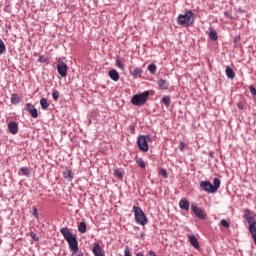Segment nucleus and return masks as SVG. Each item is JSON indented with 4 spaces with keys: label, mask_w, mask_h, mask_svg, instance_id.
<instances>
[{
    "label": "nucleus",
    "mask_w": 256,
    "mask_h": 256,
    "mask_svg": "<svg viewBox=\"0 0 256 256\" xmlns=\"http://www.w3.org/2000/svg\"><path fill=\"white\" fill-rule=\"evenodd\" d=\"M60 233L63 235L65 241H67L72 255L81 256L82 254L79 253V242L77 241V236L73 235V232H71L67 227L61 228Z\"/></svg>",
    "instance_id": "obj_1"
},
{
    "label": "nucleus",
    "mask_w": 256,
    "mask_h": 256,
    "mask_svg": "<svg viewBox=\"0 0 256 256\" xmlns=\"http://www.w3.org/2000/svg\"><path fill=\"white\" fill-rule=\"evenodd\" d=\"M177 23L182 27H192L195 23V14H193V11L188 10L185 14L178 15Z\"/></svg>",
    "instance_id": "obj_2"
},
{
    "label": "nucleus",
    "mask_w": 256,
    "mask_h": 256,
    "mask_svg": "<svg viewBox=\"0 0 256 256\" xmlns=\"http://www.w3.org/2000/svg\"><path fill=\"white\" fill-rule=\"evenodd\" d=\"M219 187H221V180H219V178H214L213 184L209 181L200 182V189L206 193H217Z\"/></svg>",
    "instance_id": "obj_3"
},
{
    "label": "nucleus",
    "mask_w": 256,
    "mask_h": 256,
    "mask_svg": "<svg viewBox=\"0 0 256 256\" xmlns=\"http://www.w3.org/2000/svg\"><path fill=\"white\" fill-rule=\"evenodd\" d=\"M151 93L146 90L140 94H136L132 97L131 103L132 105H135L136 107H143L147 103V99H149V95Z\"/></svg>",
    "instance_id": "obj_4"
},
{
    "label": "nucleus",
    "mask_w": 256,
    "mask_h": 256,
    "mask_svg": "<svg viewBox=\"0 0 256 256\" xmlns=\"http://www.w3.org/2000/svg\"><path fill=\"white\" fill-rule=\"evenodd\" d=\"M133 212L136 223L138 225H142V227H145V225L148 223V220L147 216H145V212H143V209H141L139 206H133Z\"/></svg>",
    "instance_id": "obj_5"
},
{
    "label": "nucleus",
    "mask_w": 256,
    "mask_h": 256,
    "mask_svg": "<svg viewBox=\"0 0 256 256\" xmlns=\"http://www.w3.org/2000/svg\"><path fill=\"white\" fill-rule=\"evenodd\" d=\"M137 145L140 151L147 153L149 151V144H147V138L144 135H140L137 139Z\"/></svg>",
    "instance_id": "obj_6"
},
{
    "label": "nucleus",
    "mask_w": 256,
    "mask_h": 256,
    "mask_svg": "<svg viewBox=\"0 0 256 256\" xmlns=\"http://www.w3.org/2000/svg\"><path fill=\"white\" fill-rule=\"evenodd\" d=\"M69 70V66L67 63L59 60L57 63V71L61 77H67V71Z\"/></svg>",
    "instance_id": "obj_7"
},
{
    "label": "nucleus",
    "mask_w": 256,
    "mask_h": 256,
    "mask_svg": "<svg viewBox=\"0 0 256 256\" xmlns=\"http://www.w3.org/2000/svg\"><path fill=\"white\" fill-rule=\"evenodd\" d=\"M191 209L193 213L198 217V219H206L207 218V213H205V210L201 209L195 204L191 205Z\"/></svg>",
    "instance_id": "obj_8"
},
{
    "label": "nucleus",
    "mask_w": 256,
    "mask_h": 256,
    "mask_svg": "<svg viewBox=\"0 0 256 256\" xmlns=\"http://www.w3.org/2000/svg\"><path fill=\"white\" fill-rule=\"evenodd\" d=\"M25 110L33 117V119H37L39 117V113L37 112V108L31 103H27L25 106Z\"/></svg>",
    "instance_id": "obj_9"
},
{
    "label": "nucleus",
    "mask_w": 256,
    "mask_h": 256,
    "mask_svg": "<svg viewBox=\"0 0 256 256\" xmlns=\"http://www.w3.org/2000/svg\"><path fill=\"white\" fill-rule=\"evenodd\" d=\"M8 131L11 135H17L19 133V124L15 121H10L8 123Z\"/></svg>",
    "instance_id": "obj_10"
},
{
    "label": "nucleus",
    "mask_w": 256,
    "mask_h": 256,
    "mask_svg": "<svg viewBox=\"0 0 256 256\" xmlns=\"http://www.w3.org/2000/svg\"><path fill=\"white\" fill-rule=\"evenodd\" d=\"M188 239L192 247H194V249H197V251L201 249V246L199 245V241H197V237H195V235H189Z\"/></svg>",
    "instance_id": "obj_11"
},
{
    "label": "nucleus",
    "mask_w": 256,
    "mask_h": 256,
    "mask_svg": "<svg viewBox=\"0 0 256 256\" xmlns=\"http://www.w3.org/2000/svg\"><path fill=\"white\" fill-rule=\"evenodd\" d=\"M93 255L95 256H105V253H103V250L101 249V245L99 243H94V247L92 249Z\"/></svg>",
    "instance_id": "obj_12"
},
{
    "label": "nucleus",
    "mask_w": 256,
    "mask_h": 256,
    "mask_svg": "<svg viewBox=\"0 0 256 256\" xmlns=\"http://www.w3.org/2000/svg\"><path fill=\"white\" fill-rule=\"evenodd\" d=\"M130 73L134 77V79H139L141 75H143V70L141 68H134L130 71Z\"/></svg>",
    "instance_id": "obj_13"
},
{
    "label": "nucleus",
    "mask_w": 256,
    "mask_h": 256,
    "mask_svg": "<svg viewBox=\"0 0 256 256\" xmlns=\"http://www.w3.org/2000/svg\"><path fill=\"white\" fill-rule=\"evenodd\" d=\"M158 86L162 91H166V89H169V82H167V80L160 79L158 80Z\"/></svg>",
    "instance_id": "obj_14"
},
{
    "label": "nucleus",
    "mask_w": 256,
    "mask_h": 256,
    "mask_svg": "<svg viewBox=\"0 0 256 256\" xmlns=\"http://www.w3.org/2000/svg\"><path fill=\"white\" fill-rule=\"evenodd\" d=\"M180 209H183L184 211H189V200L188 199H181L179 202Z\"/></svg>",
    "instance_id": "obj_15"
},
{
    "label": "nucleus",
    "mask_w": 256,
    "mask_h": 256,
    "mask_svg": "<svg viewBox=\"0 0 256 256\" xmlns=\"http://www.w3.org/2000/svg\"><path fill=\"white\" fill-rule=\"evenodd\" d=\"M110 79H112V81H119V72H117V70L113 69L110 70L108 73Z\"/></svg>",
    "instance_id": "obj_16"
},
{
    "label": "nucleus",
    "mask_w": 256,
    "mask_h": 256,
    "mask_svg": "<svg viewBox=\"0 0 256 256\" xmlns=\"http://www.w3.org/2000/svg\"><path fill=\"white\" fill-rule=\"evenodd\" d=\"M21 103V98L19 97V94L14 93L11 95V104L12 105H19Z\"/></svg>",
    "instance_id": "obj_17"
},
{
    "label": "nucleus",
    "mask_w": 256,
    "mask_h": 256,
    "mask_svg": "<svg viewBox=\"0 0 256 256\" xmlns=\"http://www.w3.org/2000/svg\"><path fill=\"white\" fill-rule=\"evenodd\" d=\"M208 35L211 41H217V39H219V37L217 36V31L214 28L209 29Z\"/></svg>",
    "instance_id": "obj_18"
},
{
    "label": "nucleus",
    "mask_w": 256,
    "mask_h": 256,
    "mask_svg": "<svg viewBox=\"0 0 256 256\" xmlns=\"http://www.w3.org/2000/svg\"><path fill=\"white\" fill-rule=\"evenodd\" d=\"M226 75L228 79H235V72L233 71L232 68H230V66L226 67Z\"/></svg>",
    "instance_id": "obj_19"
},
{
    "label": "nucleus",
    "mask_w": 256,
    "mask_h": 256,
    "mask_svg": "<svg viewBox=\"0 0 256 256\" xmlns=\"http://www.w3.org/2000/svg\"><path fill=\"white\" fill-rule=\"evenodd\" d=\"M78 231L80 233H87V224L85 222H80L78 225Z\"/></svg>",
    "instance_id": "obj_20"
},
{
    "label": "nucleus",
    "mask_w": 256,
    "mask_h": 256,
    "mask_svg": "<svg viewBox=\"0 0 256 256\" xmlns=\"http://www.w3.org/2000/svg\"><path fill=\"white\" fill-rule=\"evenodd\" d=\"M64 179H69V181H73V172L71 170H66L63 173Z\"/></svg>",
    "instance_id": "obj_21"
},
{
    "label": "nucleus",
    "mask_w": 256,
    "mask_h": 256,
    "mask_svg": "<svg viewBox=\"0 0 256 256\" xmlns=\"http://www.w3.org/2000/svg\"><path fill=\"white\" fill-rule=\"evenodd\" d=\"M40 105L42 107V109H49V102H47V99L45 98H41L40 100Z\"/></svg>",
    "instance_id": "obj_22"
},
{
    "label": "nucleus",
    "mask_w": 256,
    "mask_h": 256,
    "mask_svg": "<svg viewBox=\"0 0 256 256\" xmlns=\"http://www.w3.org/2000/svg\"><path fill=\"white\" fill-rule=\"evenodd\" d=\"M162 103L165 104L166 107H169L171 105V97L164 96L162 98Z\"/></svg>",
    "instance_id": "obj_23"
},
{
    "label": "nucleus",
    "mask_w": 256,
    "mask_h": 256,
    "mask_svg": "<svg viewBox=\"0 0 256 256\" xmlns=\"http://www.w3.org/2000/svg\"><path fill=\"white\" fill-rule=\"evenodd\" d=\"M148 71H150L151 75H155V73H157V66L155 64H150L148 66Z\"/></svg>",
    "instance_id": "obj_24"
},
{
    "label": "nucleus",
    "mask_w": 256,
    "mask_h": 256,
    "mask_svg": "<svg viewBox=\"0 0 256 256\" xmlns=\"http://www.w3.org/2000/svg\"><path fill=\"white\" fill-rule=\"evenodd\" d=\"M5 51H7V46H5V42H3L0 39V55H3V53H5Z\"/></svg>",
    "instance_id": "obj_25"
},
{
    "label": "nucleus",
    "mask_w": 256,
    "mask_h": 256,
    "mask_svg": "<svg viewBox=\"0 0 256 256\" xmlns=\"http://www.w3.org/2000/svg\"><path fill=\"white\" fill-rule=\"evenodd\" d=\"M21 173L23 175H25V177H29V175H31V171H29V168H27V167H22L21 168Z\"/></svg>",
    "instance_id": "obj_26"
},
{
    "label": "nucleus",
    "mask_w": 256,
    "mask_h": 256,
    "mask_svg": "<svg viewBox=\"0 0 256 256\" xmlns=\"http://www.w3.org/2000/svg\"><path fill=\"white\" fill-rule=\"evenodd\" d=\"M38 61H39L40 63H46L47 65H49V58H46V57L43 56V55H40V56H39Z\"/></svg>",
    "instance_id": "obj_27"
},
{
    "label": "nucleus",
    "mask_w": 256,
    "mask_h": 256,
    "mask_svg": "<svg viewBox=\"0 0 256 256\" xmlns=\"http://www.w3.org/2000/svg\"><path fill=\"white\" fill-rule=\"evenodd\" d=\"M136 163L141 167V169H145V161H143V158L136 159Z\"/></svg>",
    "instance_id": "obj_28"
},
{
    "label": "nucleus",
    "mask_w": 256,
    "mask_h": 256,
    "mask_svg": "<svg viewBox=\"0 0 256 256\" xmlns=\"http://www.w3.org/2000/svg\"><path fill=\"white\" fill-rule=\"evenodd\" d=\"M116 65L118 68L121 69V71H125V64H123V62L119 59L116 60Z\"/></svg>",
    "instance_id": "obj_29"
},
{
    "label": "nucleus",
    "mask_w": 256,
    "mask_h": 256,
    "mask_svg": "<svg viewBox=\"0 0 256 256\" xmlns=\"http://www.w3.org/2000/svg\"><path fill=\"white\" fill-rule=\"evenodd\" d=\"M114 175L118 178V179H123V172L119 169H115L114 170Z\"/></svg>",
    "instance_id": "obj_30"
},
{
    "label": "nucleus",
    "mask_w": 256,
    "mask_h": 256,
    "mask_svg": "<svg viewBox=\"0 0 256 256\" xmlns=\"http://www.w3.org/2000/svg\"><path fill=\"white\" fill-rule=\"evenodd\" d=\"M52 97H53L54 101H59V92L57 90H54L52 92Z\"/></svg>",
    "instance_id": "obj_31"
},
{
    "label": "nucleus",
    "mask_w": 256,
    "mask_h": 256,
    "mask_svg": "<svg viewBox=\"0 0 256 256\" xmlns=\"http://www.w3.org/2000/svg\"><path fill=\"white\" fill-rule=\"evenodd\" d=\"M220 224L222 225V227H226V229H229V227H230L229 222L225 219H222Z\"/></svg>",
    "instance_id": "obj_32"
},
{
    "label": "nucleus",
    "mask_w": 256,
    "mask_h": 256,
    "mask_svg": "<svg viewBox=\"0 0 256 256\" xmlns=\"http://www.w3.org/2000/svg\"><path fill=\"white\" fill-rule=\"evenodd\" d=\"M124 256H133L131 254V250H129V246H126L124 249Z\"/></svg>",
    "instance_id": "obj_33"
},
{
    "label": "nucleus",
    "mask_w": 256,
    "mask_h": 256,
    "mask_svg": "<svg viewBox=\"0 0 256 256\" xmlns=\"http://www.w3.org/2000/svg\"><path fill=\"white\" fill-rule=\"evenodd\" d=\"M160 175H162V177L164 179H167L168 175H167V170L166 169H161L160 170Z\"/></svg>",
    "instance_id": "obj_34"
},
{
    "label": "nucleus",
    "mask_w": 256,
    "mask_h": 256,
    "mask_svg": "<svg viewBox=\"0 0 256 256\" xmlns=\"http://www.w3.org/2000/svg\"><path fill=\"white\" fill-rule=\"evenodd\" d=\"M32 215H33L36 219H39V211H38L35 207L33 208Z\"/></svg>",
    "instance_id": "obj_35"
},
{
    "label": "nucleus",
    "mask_w": 256,
    "mask_h": 256,
    "mask_svg": "<svg viewBox=\"0 0 256 256\" xmlns=\"http://www.w3.org/2000/svg\"><path fill=\"white\" fill-rule=\"evenodd\" d=\"M30 237L34 240V241H38L39 238L37 237V235L34 232H30Z\"/></svg>",
    "instance_id": "obj_36"
},
{
    "label": "nucleus",
    "mask_w": 256,
    "mask_h": 256,
    "mask_svg": "<svg viewBox=\"0 0 256 256\" xmlns=\"http://www.w3.org/2000/svg\"><path fill=\"white\" fill-rule=\"evenodd\" d=\"M249 91H250L251 95H256V89H255V87L249 86Z\"/></svg>",
    "instance_id": "obj_37"
},
{
    "label": "nucleus",
    "mask_w": 256,
    "mask_h": 256,
    "mask_svg": "<svg viewBox=\"0 0 256 256\" xmlns=\"http://www.w3.org/2000/svg\"><path fill=\"white\" fill-rule=\"evenodd\" d=\"M179 149H180V151H184V149H185V144H184L183 142H180V143H179Z\"/></svg>",
    "instance_id": "obj_38"
},
{
    "label": "nucleus",
    "mask_w": 256,
    "mask_h": 256,
    "mask_svg": "<svg viewBox=\"0 0 256 256\" xmlns=\"http://www.w3.org/2000/svg\"><path fill=\"white\" fill-rule=\"evenodd\" d=\"M130 132L132 133V135H135V126L131 125L129 126Z\"/></svg>",
    "instance_id": "obj_39"
},
{
    "label": "nucleus",
    "mask_w": 256,
    "mask_h": 256,
    "mask_svg": "<svg viewBox=\"0 0 256 256\" xmlns=\"http://www.w3.org/2000/svg\"><path fill=\"white\" fill-rule=\"evenodd\" d=\"M149 255H150V256H157V254H155V252H153V250H150V251H149Z\"/></svg>",
    "instance_id": "obj_40"
},
{
    "label": "nucleus",
    "mask_w": 256,
    "mask_h": 256,
    "mask_svg": "<svg viewBox=\"0 0 256 256\" xmlns=\"http://www.w3.org/2000/svg\"><path fill=\"white\" fill-rule=\"evenodd\" d=\"M238 108L243 109V105L241 103H239Z\"/></svg>",
    "instance_id": "obj_41"
},
{
    "label": "nucleus",
    "mask_w": 256,
    "mask_h": 256,
    "mask_svg": "<svg viewBox=\"0 0 256 256\" xmlns=\"http://www.w3.org/2000/svg\"><path fill=\"white\" fill-rule=\"evenodd\" d=\"M136 256H143V253L139 252L136 254Z\"/></svg>",
    "instance_id": "obj_42"
}]
</instances>
